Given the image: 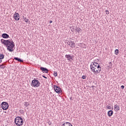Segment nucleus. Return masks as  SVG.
Listing matches in <instances>:
<instances>
[{"label":"nucleus","instance_id":"obj_15","mask_svg":"<svg viewBox=\"0 0 126 126\" xmlns=\"http://www.w3.org/2000/svg\"><path fill=\"white\" fill-rule=\"evenodd\" d=\"M14 59L15 60V61H17L18 62H20V63L23 62V60H21V59H20L18 57H15V58H14Z\"/></svg>","mask_w":126,"mask_h":126},{"label":"nucleus","instance_id":"obj_6","mask_svg":"<svg viewBox=\"0 0 126 126\" xmlns=\"http://www.w3.org/2000/svg\"><path fill=\"white\" fill-rule=\"evenodd\" d=\"M53 87H54L55 91L56 92V93H58V94L62 93V89H61L60 87L57 85H54Z\"/></svg>","mask_w":126,"mask_h":126},{"label":"nucleus","instance_id":"obj_24","mask_svg":"<svg viewBox=\"0 0 126 126\" xmlns=\"http://www.w3.org/2000/svg\"><path fill=\"white\" fill-rule=\"evenodd\" d=\"M112 63L111 62H110L109 63V66H108V67L109 68H112Z\"/></svg>","mask_w":126,"mask_h":126},{"label":"nucleus","instance_id":"obj_35","mask_svg":"<svg viewBox=\"0 0 126 126\" xmlns=\"http://www.w3.org/2000/svg\"><path fill=\"white\" fill-rule=\"evenodd\" d=\"M71 32H73L74 30H71Z\"/></svg>","mask_w":126,"mask_h":126},{"label":"nucleus","instance_id":"obj_25","mask_svg":"<svg viewBox=\"0 0 126 126\" xmlns=\"http://www.w3.org/2000/svg\"><path fill=\"white\" fill-rule=\"evenodd\" d=\"M82 79H86V75H83L82 76Z\"/></svg>","mask_w":126,"mask_h":126},{"label":"nucleus","instance_id":"obj_11","mask_svg":"<svg viewBox=\"0 0 126 126\" xmlns=\"http://www.w3.org/2000/svg\"><path fill=\"white\" fill-rule=\"evenodd\" d=\"M69 46H70L71 48H75V43L73 41H69Z\"/></svg>","mask_w":126,"mask_h":126},{"label":"nucleus","instance_id":"obj_8","mask_svg":"<svg viewBox=\"0 0 126 126\" xmlns=\"http://www.w3.org/2000/svg\"><path fill=\"white\" fill-rule=\"evenodd\" d=\"M13 18L15 19V20H17V21H18L19 19H20L19 14L18 13L15 12V13L14 14Z\"/></svg>","mask_w":126,"mask_h":126},{"label":"nucleus","instance_id":"obj_34","mask_svg":"<svg viewBox=\"0 0 126 126\" xmlns=\"http://www.w3.org/2000/svg\"><path fill=\"white\" fill-rule=\"evenodd\" d=\"M3 60V59L0 57V60Z\"/></svg>","mask_w":126,"mask_h":126},{"label":"nucleus","instance_id":"obj_9","mask_svg":"<svg viewBox=\"0 0 126 126\" xmlns=\"http://www.w3.org/2000/svg\"><path fill=\"white\" fill-rule=\"evenodd\" d=\"M40 70H41L43 73H48V72H49V69L44 67H40Z\"/></svg>","mask_w":126,"mask_h":126},{"label":"nucleus","instance_id":"obj_5","mask_svg":"<svg viewBox=\"0 0 126 126\" xmlns=\"http://www.w3.org/2000/svg\"><path fill=\"white\" fill-rule=\"evenodd\" d=\"M1 107L3 110H6L7 109H8L9 105H8V103L4 101L1 103Z\"/></svg>","mask_w":126,"mask_h":126},{"label":"nucleus","instance_id":"obj_22","mask_svg":"<svg viewBox=\"0 0 126 126\" xmlns=\"http://www.w3.org/2000/svg\"><path fill=\"white\" fill-rule=\"evenodd\" d=\"M0 58H1V59H4V55L2 54H0Z\"/></svg>","mask_w":126,"mask_h":126},{"label":"nucleus","instance_id":"obj_26","mask_svg":"<svg viewBox=\"0 0 126 126\" xmlns=\"http://www.w3.org/2000/svg\"><path fill=\"white\" fill-rule=\"evenodd\" d=\"M106 107L107 109H108V110H111V109H112V107H111V106H107Z\"/></svg>","mask_w":126,"mask_h":126},{"label":"nucleus","instance_id":"obj_21","mask_svg":"<svg viewBox=\"0 0 126 126\" xmlns=\"http://www.w3.org/2000/svg\"><path fill=\"white\" fill-rule=\"evenodd\" d=\"M53 74L55 77H57V76H58V73L56 71H54Z\"/></svg>","mask_w":126,"mask_h":126},{"label":"nucleus","instance_id":"obj_29","mask_svg":"<svg viewBox=\"0 0 126 126\" xmlns=\"http://www.w3.org/2000/svg\"><path fill=\"white\" fill-rule=\"evenodd\" d=\"M121 88H122V89H124L125 86H124V85L121 86Z\"/></svg>","mask_w":126,"mask_h":126},{"label":"nucleus","instance_id":"obj_2","mask_svg":"<svg viewBox=\"0 0 126 126\" xmlns=\"http://www.w3.org/2000/svg\"><path fill=\"white\" fill-rule=\"evenodd\" d=\"M91 69L94 73H100L101 72V66L100 65H98L97 66H90Z\"/></svg>","mask_w":126,"mask_h":126},{"label":"nucleus","instance_id":"obj_33","mask_svg":"<svg viewBox=\"0 0 126 126\" xmlns=\"http://www.w3.org/2000/svg\"><path fill=\"white\" fill-rule=\"evenodd\" d=\"M2 62V60H0V63Z\"/></svg>","mask_w":126,"mask_h":126},{"label":"nucleus","instance_id":"obj_18","mask_svg":"<svg viewBox=\"0 0 126 126\" xmlns=\"http://www.w3.org/2000/svg\"><path fill=\"white\" fill-rule=\"evenodd\" d=\"M6 63H2V64L0 65V68H2L3 69L5 66H4V64H5Z\"/></svg>","mask_w":126,"mask_h":126},{"label":"nucleus","instance_id":"obj_3","mask_svg":"<svg viewBox=\"0 0 126 126\" xmlns=\"http://www.w3.org/2000/svg\"><path fill=\"white\" fill-rule=\"evenodd\" d=\"M15 123L16 126H23L24 121H23V119H22V118L21 117H17L15 119Z\"/></svg>","mask_w":126,"mask_h":126},{"label":"nucleus","instance_id":"obj_32","mask_svg":"<svg viewBox=\"0 0 126 126\" xmlns=\"http://www.w3.org/2000/svg\"><path fill=\"white\" fill-rule=\"evenodd\" d=\"M91 87H92V88H94V87H95V86H92Z\"/></svg>","mask_w":126,"mask_h":126},{"label":"nucleus","instance_id":"obj_12","mask_svg":"<svg viewBox=\"0 0 126 126\" xmlns=\"http://www.w3.org/2000/svg\"><path fill=\"white\" fill-rule=\"evenodd\" d=\"M2 37L3 39H7L9 38V35L7 33H3L2 34Z\"/></svg>","mask_w":126,"mask_h":126},{"label":"nucleus","instance_id":"obj_28","mask_svg":"<svg viewBox=\"0 0 126 126\" xmlns=\"http://www.w3.org/2000/svg\"><path fill=\"white\" fill-rule=\"evenodd\" d=\"M118 106H119V105H117V104L115 105H114V109H115L116 108H117V107H118Z\"/></svg>","mask_w":126,"mask_h":126},{"label":"nucleus","instance_id":"obj_36","mask_svg":"<svg viewBox=\"0 0 126 126\" xmlns=\"http://www.w3.org/2000/svg\"><path fill=\"white\" fill-rule=\"evenodd\" d=\"M113 109H114V108H113V107H112V110H113Z\"/></svg>","mask_w":126,"mask_h":126},{"label":"nucleus","instance_id":"obj_1","mask_svg":"<svg viewBox=\"0 0 126 126\" xmlns=\"http://www.w3.org/2000/svg\"><path fill=\"white\" fill-rule=\"evenodd\" d=\"M9 43L6 44V47H7V50L9 51V52H13L14 50L13 48H14L15 44H14V42L13 41L11 40L10 39L8 40Z\"/></svg>","mask_w":126,"mask_h":126},{"label":"nucleus","instance_id":"obj_23","mask_svg":"<svg viewBox=\"0 0 126 126\" xmlns=\"http://www.w3.org/2000/svg\"><path fill=\"white\" fill-rule=\"evenodd\" d=\"M115 55H118L119 54V49H116L115 50Z\"/></svg>","mask_w":126,"mask_h":126},{"label":"nucleus","instance_id":"obj_4","mask_svg":"<svg viewBox=\"0 0 126 126\" xmlns=\"http://www.w3.org/2000/svg\"><path fill=\"white\" fill-rule=\"evenodd\" d=\"M41 85V83L38 80L36 79H33L32 81V86L33 87H39Z\"/></svg>","mask_w":126,"mask_h":126},{"label":"nucleus","instance_id":"obj_10","mask_svg":"<svg viewBox=\"0 0 126 126\" xmlns=\"http://www.w3.org/2000/svg\"><path fill=\"white\" fill-rule=\"evenodd\" d=\"M1 43L3 45H4L5 46H6V45H7L8 44V43H9V41H8V40H4L3 39H1Z\"/></svg>","mask_w":126,"mask_h":126},{"label":"nucleus","instance_id":"obj_16","mask_svg":"<svg viewBox=\"0 0 126 126\" xmlns=\"http://www.w3.org/2000/svg\"><path fill=\"white\" fill-rule=\"evenodd\" d=\"M75 31L76 32V33H79V32H81L82 30H81V29H80V28L78 27H76V29H75Z\"/></svg>","mask_w":126,"mask_h":126},{"label":"nucleus","instance_id":"obj_20","mask_svg":"<svg viewBox=\"0 0 126 126\" xmlns=\"http://www.w3.org/2000/svg\"><path fill=\"white\" fill-rule=\"evenodd\" d=\"M30 105V104H29V102H25L24 106H26V107H28V106H29Z\"/></svg>","mask_w":126,"mask_h":126},{"label":"nucleus","instance_id":"obj_7","mask_svg":"<svg viewBox=\"0 0 126 126\" xmlns=\"http://www.w3.org/2000/svg\"><path fill=\"white\" fill-rule=\"evenodd\" d=\"M65 57L66 58V59H67V61H68V62H70L71 61H73V56H71L69 54L66 55L65 56Z\"/></svg>","mask_w":126,"mask_h":126},{"label":"nucleus","instance_id":"obj_27","mask_svg":"<svg viewBox=\"0 0 126 126\" xmlns=\"http://www.w3.org/2000/svg\"><path fill=\"white\" fill-rule=\"evenodd\" d=\"M105 12H106V14H109V11L108 10H106Z\"/></svg>","mask_w":126,"mask_h":126},{"label":"nucleus","instance_id":"obj_19","mask_svg":"<svg viewBox=\"0 0 126 126\" xmlns=\"http://www.w3.org/2000/svg\"><path fill=\"white\" fill-rule=\"evenodd\" d=\"M114 110L116 112H118V111H120V106H118V107H115V108H114Z\"/></svg>","mask_w":126,"mask_h":126},{"label":"nucleus","instance_id":"obj_13","mask_svg":"<svg viewBox=\"0 0 126 126\" xmlns=\"http://www.w3.org/2000/svg\"><path fill=\"white\" fill-rule=\"evenodd\" d=\"M98 65H100L97 62H92L90 65V66H98Z\"/></svg>","mask_w":126,"mask_h":126},{"label":"nucleus","instance_id":"obj_14","mask_svg":"<svg viewBox=\"0 0 126 126\" xmlns=\"http://www.w3.org/2000/svg\"><path fill=\"white\" fill-rule=\"evenodd\" d=\"M113 114H114V112L112 110H109L107 112V115H108V117H112V116H113Z\"/></svg>","mask_w":126,"mask_h":126},{"label":"nucleus","instance_id":"obj_17","mask_svg":"<svg viewBox=\"0 0 126 126\" xmlns=\"http://www.w3.org/2000/svg\"><path fill=\"white\" fill-rule=\"evenodd\" d=\"M23 18L26 23H29V22H30V21H29V19H27V18L24 17V16H23Z\"/></svg>","mask_w":126,"mask_h":126},{"label":"nucleus","instance_id":"obj_31","mask_svg":"<svg viewBox=\"0 0 126 126\" xmlns=\"http://www.w3.org/2000/svg\"><path fill=\"white\" fill-rule=\"evenodd\" d=\"M50 23H53V21H50Z\"/></svg>","mask_w":126,"mask_h":126},{"label":"nucleus","instance_id":"obj_30","mask_svg":"<svg viewBox=\"0 0 126 126\" xmlns=\"http://www.w3.org/2000/svg\"><path fill=\"white\" fill-rule=\"evenodd\" d=\"M42 77H44V78H46V79L48 78L47 77L45 76L44 75H42Z\"/></svg>","mask_w":126,"mask_h":126}]
</instances>
